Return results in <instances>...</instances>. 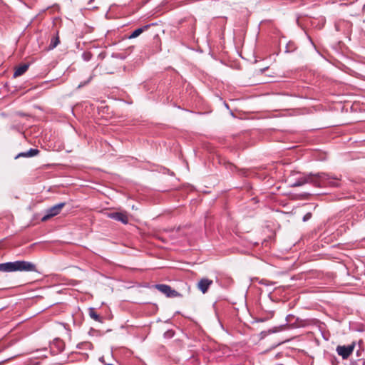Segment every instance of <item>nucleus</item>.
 <instances>
[{
	"label": "nucleus",
	"instance_id": "10",
	"mask_svg": "<svg viewBox=\"0 0 365 365\" xmlns=\"http://www.w3.org/2000/svg\"><path fill=\"white\" fill-rule=\"evenodd\" d=\"M149 26H145L143 28H138L135 29L130 36V38H134L138 37L140 34H141L145 30L148 29Z\"/></svg>",
	"mask_w": 365,
	"mask_h": 365
},
{
	"label": "nucleus",
	"instance_id": "18",
	"mask_svg": "<svg viewBox=\"0 0 365 365\" xmlns=\"http://www.w3.org/2000/svg\"><path fill=\"white\" fill-rule=\"evenodd\" d=\"M307 217H309V215H307L305 217H304V220H306Z\"/></svg>",
	"mask_w": 365,
	"mask_h": 365
},
{
	"label": "nucleus",
	"instance_id": "11",
	"mask_svg": "<svg viewBox=\"0 0 365 365\" xmlns=\"http://www.w3.org/2000/svg\"><path fill=\"white\" fill-rule=\"evenodd\" d=\"M89 316L96 322H101L100 316L96 313L94 308L89 309Z\"/></svg>",
	"mask_w": 365,
	"mask_h": 365
},
{
	"label": "nucleus",
	"instance_id": "2",
	"mask_svg": "<svg viewBox=\"0 0 365 365\" xmlns=\"http://www.w3.org/2000/svg\"><path fill=\"white\" fill-rule=\"evenodd\" d=\"M66 205L65 202H61L53 205L46 210V214L41 218L42 222H46L50 218L58 215Z\"/></svg>",
	"mask_w": 365,
	"mask_h": 365
},
{
	"label": "nucleus",
	"instance_id": "13",
	"mask_svg": "<svg viewBox=\"0 0 365 365\" xmlns=\"http://www.w3.org/2000/svg\"><path fill=\"white\" fill-rule=\"evenodd\" d=\"M103 71L106 73H108V74H113L115 73V68H107V67H105L103 68Z\"/></svg>",
	"mask_w": 365,
	"mask_h": 365
},
{
	"label": "nucleus",
	"instance_id": "19",
	"mask_svg": "<svg viewBox=\"0 0 365 365\" xmlns=\"http://www.w3.org/2000/svg\"><path fill=\"white\" fill-rule=\"evenodd\" d=\"M3 350V347L0 346V352Z\"/></svg>",
	"mask_w": 365,
	"mask_h": 365
},
{
	"label": "nucleus",
	"instance_id": "3",
	"mask_svg": "<svg viewBox=\"0 0 365 365\" xmlns=\"http://www.w3.org/2000/svg\"><path fill=\"white\" fill-rule=\"evenodd\" d=\"M106 215L108 217L113 219L116 221H119L124 225L128 224L129 222L128 214L125 211L108 212H106Z\"/></svg>",
	"mask_w": 365,
	"mask_h": 365
},
{
	"label": "nucleus",
	"instance_id": "5",
	"mask_svg": "<svg viewBox=\"0 0 365 365\" xmlns=\"http://www.w3.org/2000/svg\"><path fill=\"white\" fill-rule=\"evenodd\" d=\"M354 347V343L347 346H338L336 347V352L343 359H347L352 354Z\"/></svg>",
	"mask_w": 365,
	"mask_h": 365
},
{
	"label": "nucleus",
	"instance_id": "17",
	"mask_svg": "<svg viewBox=\"0 0 365 365\" xmlns=\"http://www.w3.org/2000/svg\"><path fill=\"white\" fill-rule=\"evenodd\" d=\"M310 180V182H312L313 181V178H309V180H307V182H309Z\"/></svg>",
	"mask_w": 365,
	"mask_h": 365
},
{
	"label": "nucleus",
	"instance_id": "1",
	"mask_svg": "<svg viewBox=\"0 0 365 365\" xmlns=\"http://www.w3.org/2000/svg\"><path fill=\"white\" fill-rule=\"evenodd\" d=\"M0 271L11 272H36L35 264L27 261H15L0 264Z\"/></svg>",
	"mask_w": 365,
	"mask_h": 365
},
{
	"label": "nucleus",
	"instance_id": "12",
	"mask_svg": "<svg viewBox=\"0 0 365 365\" xmlns=\"http://www.w3.org/2000/svg\"><path fill=\"white\" fill-rule=\"evenodd\" d=\"M59 43H60V39H59L58 36L57 35L56 37H54L51 39L49 47L51 48H53L56 47L59 44Z\"/></svg>",
	"mask_w": 365,
	"mask_h": 365
},
{
	"label": "nucleus",
	"instance_id": "4",
	"mask_svg": "<svg viewBox=\"0 0 365 365\" xmlns=\"http://www.w3.org/2000/svg\"><path fill=\"white\" fill-rule=\"evenodd\" d=\"M155 288L160 292L165 294L168 297H177L180 296V293L173 289L169 285L167 284H156Z\"/></svg>",
	"mask_w": 365,
	"mask_h": 365
},
{
	"label": "nucleus",
	"instance_id": "6",
	"mask_svg": "<svg viewBox=\"0 0 365 365\" xmlns=\"http://www.w3.org/2000/svg\"><path fill=\"white\" fill-rule=\"evenodd\" d=\"M212 283L213 282L212 279L208 278H202L197 284V288L203 294H205Z\"/></svg>",
	"mask_w": 365,
	"mask_h": 365
},
{
	"label": "nucleus",
	"instance_id": "8",
	"mask_svg": "<svg viewBox=\"0 0 365 365\" xmlns=\"http://www.w3.org/2000/svg\"><path fill=\"white\" fill-rule=\"evenodd\" d=\"M29 68L28 64H21L18 66L14 71V76L18 77L23 75Z\"/></svg>",
	"mask_w": 365,
	"mask_h": 365
},
{
	"label": "nucleus",
	"instance_id": "7",
	"mask_svg": "<svg viewBox=\"0 0 365 365\" xmlns=\"http://www.w3.org/2000/svg\"><path fill=\"white\" fill-rule=\"evenodd\" d=\"M321 185L323 184L324 185H330V186H336L337 182L335 180H329L328 178V175L324 173H321Z\"/></svg>",
	"mask_w": 365,
	"mask_h": 365
},
{
	"label": "nucleus",
	"instance_id": "9",
	"mask_svg": "<svg viewBox=\"0 0 365 365\" xmlns=\"http://www.w3.org/2000/svg\"><path fill=\"white\" fill-rule=\"evenodd\" d=\"M39 150L38 149L31 148L28 152L21 153L19 154V157H33L38 154Z\"/></svg>",
	"mask_w": 365,
	"mask_h": 365
},
{
	"label": "nucleus",
	"instance_id": "14",
	"mask_svg": "<svg viewBox=\"0 0 365 365\" xmlns=\"http://www.w3.org/2000/svg\"><path fill=\"white\" fill-rule=\"evenodd\" d=\"M303 182H301V181H297L296 182H294L292 186V187H297V186H300L302 185H303Z\"/></svg>",
	"mask_w": 365,
	"mask_h": 365
},
{
	"label": "nucleus",
	"instance_id": "15",
	"mask_svg": "<svg viewBox=\"0 0 365 365\" xmlns=\"http://www.w3.org/2000/svg\"><path fill=\"white\" fill-rule=\"evenodd\" d=\"M91 79H92V76H91V77L89 78V79H88L86 82H85L84 83H81V84L78 86V87L80 88V87L83 86L84 85H86V83H88V82H90V81H91Z\"/></svg>",
	"mask_w": 365,
	"mask_h": 365
},
{
	"label": "nucleus",
	"instance_id": "16",
	"mask_svg": "<svg viewBox=\"0 0 365 365\" xmlns=\"http://www.w3.org/2000/svg\"><path fill=\"white\" fill-rule=\"evenodd\" d=\"M314 184L316 186H319L318 178L317 177L314 180Z\"/></svg>",
	"mask_w": 365,
	"mask_h": 365
}]
</instances>
